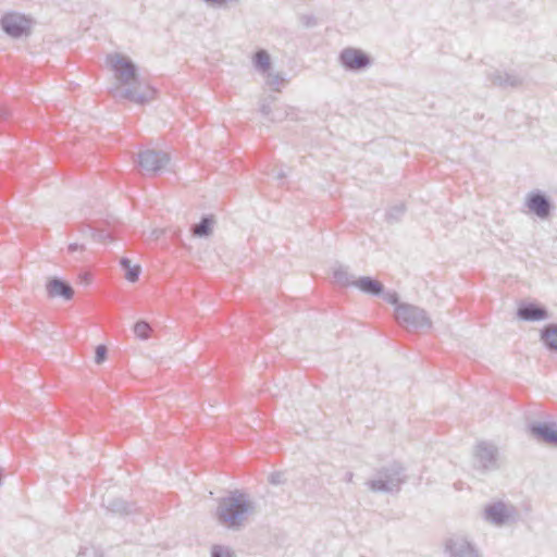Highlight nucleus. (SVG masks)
<instances>
[{"mask_svg": "<svg viewBox=\"0 0 557 557\" xmlns=\"http://www.w3.org/2000/svg\"><path fill=\"white\" fill-rule=\"evenodd\" d=\"M115 78L123 87H116L111 92L115 99L129 100L136 104H145L154 97V89L140 79L135 63L121 53L107 57Z\"/></svg>", "mask_w": 557, "mask_h": 557, "instance_id": "f257e3e1", "label": "nucleus"}, {"mask_svg": "<svg viewBox=\"0 0 557 557\" xmlns=\"http://www.w3.org/2000/svg\"><path fill=\"white\" fill-rule=\"evenodd\" d=\"M253 513H256V504L246 493L238 490L221 498L216 509L219 522L232 530L243 528L248 517Z\"/></svg>", "mask_w": 557, "mask_h": 557, "instance_id": "f03ea898", "label": "nucleus"}, {"mask_svg": "<svg viewBox=\"0 0 557 557\" xmlns=\"http://www.w3.org/2000/svg\"><path fill=\"white\" fill-rule=\"evenodd\" d=\"M404 482V468L398 462H393L381 468L377 476L367 484L372 492L393 493L398 492Z\"/></svg>", "mask_w": 557, "mask_h": 557, "instance_id": "7ed1b4c3", "label": "nucleus"}, {"mask_svg": "<svg viewBox=\"0 0 557 557\" xmlns=\"http://www.w3.org/2000/svg\"><path fill=\"white\" fill-rule=\"evenodd\" d=\"M472 466L481 474L498 470L500 468L498 448L490 442H479L473 448Z\"/></svg>", "mask_w": 557, "mask_h": 557, "instance_id": "20e7f679", "label": "nucleus"}, {"mask_svg": "<svg viewBox=\"0 0 557 557\" xmlns=\"http://www.w3.org/2000/svg\"><path fill=\"white\" fill-rule=\"evenodd\" d=\"M395 318L400 325L409 330L430 329L432 325L431 319L422 308L406 302L395 308Z\"/></svg>", "mask_w": 557, "mask_h": 557, "instance_id": "39448f33", "label": "nucleus"}, {"mask_svg": "<svg viewBox=\"0 0 557 557\" xmlns=\"http://www.w3.org/2000/svg\"><path fill=\"white\" fill-rule=\"evenodd\" d=\"M524 207L528 208L529 214L540 221H548L556 209L552 197L541 189H533L527 194Z\"/></svg>", "mask_w": 557, "mask_h": 557, "instance_id": "423d86ee", "label": "nucleus"}, {"mask_svg": "<svg viewBox=\"0 0 557 557\" xmlns=\"http://www.w3.org/2000/svg\"><path fill=\"white\" fill-rule=\"evenodd\" d=\"M339 64L349 72H362L373 63L372 58L361 49L347 47L338 55Z\"/></svg>", "mask_w": 557, "mask_h": 557, "instance_id": "0eeeda50", "label": "nucleus"}, {"mask_svg": "<svg viewBox=\"0 0 557 557\" xmlns=\"http://www.w3.org/2000/svg\"><path fill=\"white\" fill-rule=\"evenodd\" d=\"M0 24L7 35L20 38L30 32L32 20L24 14L9 12L2 16Z\"/></svg>", "mask_w": 557, "mask_h": 557, "instance_id": "6e6552de", "label": "nucleus"}, {"mask_svg": "<svg viewBox=\"0 0 557 557\" xmlns=\"http://www.w3.org/2000/svg\"><path fill=\"white\" fill-rule=\"evenodd\" d=\"M170 162V154L162 150L147 149L138 153L140 168L149 173L157 174L164 170Z\"/></svg>", "mask_w": 557, "mask_h": 557, "instance_id": "1a4fd4ad", "label": "nucleus"}, {"mask_svg": "<svg viewBox=\"0 0 557 557\" xmlns=\"http://www.w3.org/2000/svg\"><path fill=\"white\" fill-rule=\"evenodd\" d=\"M445 549L448 557H482L480 550L465 537L447 540Z\"/></svg>", "mask_w": 557, "mask_h": 557, "instance_id": "9d476101", "label": "nucleus"}, {"mask_svg": "<svg viewBox=\"0 0 557 557\" xmlns=\"http://www.w3.org/2000/svg\"><path fill=\"white\" fill-rule=\"evenodd\" d=\"M512 517V510L503 502H495L484 507L483 518L497 527L506 524Z\"/></svg>", "mask_w": 557, "mask_h": 557, "instance_id": "9b49d317", "label": "nucleus"}, {"mask_svg": "<svg viewBox=\"0 0 557 557\" xmlns=\"http://www.w3.org/2000/svg\"><path fill=\"white\" fill-rule=\"evenodd\" d=\"M46 290L50 298L60 297L65 301L71 300L74 296L73 287L58 276H51L47 280Z\"/></svg>", "mask_w": 557, "mask_h": 557, "instance_id": "f8f14e48", "label": "nucleus"}, {"mask_svg": "<svg viewBox=\"0 0 557 557\" xmlns=\"http://www.w3.org/2000/svg\"><path fill=\"white\" fill-rule=\"evenodd\" d=\"M549 318L550 313L545 305L535 299H524V322H541Z\"/></svg>", "mask_w": 557, "mask_h": 557, "instance_id": "ddd939ff", "label": "nucleus"}, {"mask_svg": "<svg viewBox=\"0 0 557 557\" xmlns=\"http://www.w3.org/2000/svg\"><path fill=\"white\" fill-rule=\"evenodd\" d=\"M487 77L492 85L504 89L513 88L520 84L519 75L503 70H495Z\"/></svg>", "mask_w": 557, "mask_h": 557, "instance_id": "4468645a", "label": "nucleus"}, {"mask_svg": "<svg viewBox=\"0 0 557 557\" xmlns=\"http://www.w3.org/2000/svg\"><path fill=\"white\" fill-rule=\"evenodd\" d=\"M531 433L537 440L557 446V430L546 423H534L530 428Z\"/></svg>", "mask_w": 557, "mask_h": 557, "instance_id": "2eb2a0df", "label": "nucleus"}, {"mask_svg": "<svg viewBox=\"0 0 557 557\" xmlns=\"http://www.w3.org/2000/svg\"><path fill=\"white\" fill-rule=\"evenodd\" d=\"M354 287L371 296H379L384 292L383 284L371 276L357 277L354 282Z\"/></svg>", "mask_w": 557, "mask_h": 557, "instance_id": "dca6fc26", "label": "nucleus"}, {"mask_svg": "<svg viewBox=\"0 0 557 557\" xmlns=\"http://www.w3.org/2000/svg\"><path fill=\"white\" fill-rule=\"evenodd\" d=\"M540 339L547 350L557 352V324L548 323L544 325L540 331Z\"/></svg>", "mask_w": 557, "mask_h": 557, "instance_id": "f3484780", "label": "nucleus"}, {"mask_svg": "<svg viewBox=\"0 0 557 557\" xmlns=\"http://www.w3.org/2000/svg\"><path fill=\"white\" fill-rule=\"evenodd\" d=\"M252 64L255 70L262 76L272 70L271 57L264 49H259L255 52L252 57Z\"/></svg>", "mask_w": 557, "mask_h": 557, "instance_id": "a211bd4d", "label": "nucleus"}, {"mask_svg": "<svg viewBox=\"0 0 557 557\" xmlns=\"http://www.w3.org/2000/svg\"><path fill=\"white\" fill-rule=\"evenodd\" d=\"M335 282L341 286H354L357 277L349 272L347 265L337 263L332 269Z\"/></svg>", "mask_w": 557, "mask_h": 557, "instance_id": "6ab92c4d", "label": "nucleus"}, {"mask_svg": "<svg viewBox=\"0 0 557 557\" xmlns=\"http://www.w3.org/2000/svg\"><path fill=\"white\" fill-rule=\"evenodd\" d=\"M102 505L113 513L127 515L131 512V505L122 498L104 496L102 498Z\"/></svg>", "mask_w": 557, "mask_h": 557, "instance_id": "aec40b11", "label": "nucleus"}, {"mask_svg": "<svg viewBox=\"0 0 557 557\" xmlns=\"http://www.w3.org/2000/svg\"><path fill=\"white\" fill-rule=\"evenodd\" d=\"M214 219L212 215H203L199 223L191 227L193 236L195 237H209L212 234Z\"/></svg>", "mask_w": 557, "mask_h": 557, "instance_id": "412c9836", "label": "nucleus"}, {"mask_svg": "<svg viewBox=\"0 0 557 557\" xmlns=\"http://www.w3.org/2000/svg\"><path fill=\"white\" fill-rule=\"evenodd\" d=\"M265 78V85L273 91L280 92L282 87L287 84V79L282 72H274L271 70L265 75H263Z\"/></svg>", "mask_w": 557, "mask_h": 557, "instance_id": "4be33fe9", "label": "nucleus"}, {"mask_svg": "<svg viewBox=\"0 0 557 557\" xmlns=\"http://www.w3.org/2000/svg\"><path fill=\"white\" fill-rule=\"evenodd\" d=\"M120 265L124 270L125 278L128 282L134 283L138 280L139 274L141 272V268L139 264L132 265L131 260L126 257H123L120 260Z\"/></svg>", "mask_w": 557, "mask_h": 557, "instance_id": "5701e85b", "label": "nucleus"}, {"mask_svg": "<svg viewBox=\"0 0 557 557\" xmlns=\"http://www.w3.org/2000/svg\"><path fill=\"white\" fill-rule=\"evenodd\" d=\"M133 332L141 341H146L150 337L152 329L146 320L137 321L133 326Z\"/></svg>", "mask_w": 557, "mask_h": 557, "instance_id": "b1692460", "label": "nucleus"}, {"mask_svg": "<svg viewBox=\"0 0 557 557\" xmlns=\"http://www.w3.org/2000/svg\"><path fill=\"white\" fill-rule=\"evenodd\" d=\"M405 213V206L403 203L391 207L386 212V220L389 223L398 222Z\"/></svg>", "mask_w": 557, "mask_h": 557, "instance_id": "393cba45", "label": "nucleus"}, {"mask_svg": "<svg viewBox=\"0 0 557 557\" xmlns=\"http://www.w3.org/2000/svg\"><path fill=\"white\" fill-rule=\"evenodd\" d=\"M86 230L90 232V237L96 242L106 243L107 240H113L112 235L103 230L95 228L90 225H86Z\"/></svg>", "mask_w": 557, "mask_h": 557, "instance_id": "a878e982", "label": "nucleus"}, {"mask_svg": "<svg viewBox=\"0 0 557 557\" xmlns=\"http://www.w3.org/2000/svg\"><path fill=\"white\" fill-rule=\"evenodd\" d=\"M211 557H236L234 550L224 545H213L211 548Z\"/></svg>", "mask_w": 557, "mask_h": 557, "instance_id": "bb28decb", "label": "nucleus"}, {"mask_svg": "<svg viewBox=\"0 0 557 557\" xmlns=\"http://www.w3.org/2000/svg\"><path fill=\"white\" fill-rule=\"evenodd\" d=\"M275 100H276L275 97L269 96V97L262 99L260 102V112L262 113V115L269 117L270 120H271V115L274 111V109L272 108V103Z\"/></svg>", "mask_w": 557, "mask_h": 557, "instance_id": "cd10ccee", "label": "nucleus"}, {"mask_svg": "<svg viewBox=\"0 0 557 557\" xmlns=\"http://www.w3.org/2000/svg\"><path fill=\"white\" fill-rule=\"evenodd\" d=\"M108 349L104 345H98L95 352V362L101 364L107 359Z\"/></svg>", "mask_w": 557, "mask_h": 557, "instance_id": "c85d7f7f", "label": "nucleus"}, {"mask_svg": "<svg viewBox=\"0 0 557 557\" xmlns=\"http://www.w3.org/2000/svg\"><path fill=\"white\" fill-rule=\"evenodd\" d=\"M269 482L273 485H281L286 482V475L285 472L277 471L273 472L269 475Z\"/></svg>", "mask_w": 557, "mask_h": 557, "instance_id": "c756f323", "label": "nucleus"}, {"mask_svg": "<svg viewBox=\"0 0 557 557\" xmlns=\"http://www.w3.org/2000/svg\"><path fill=\"white\" fill-rule=\"evenodd\" d=\"M284 120H286L285 104L275 107L271 115V121L282 122Z\"/></svg>", "mask_w": 557, "mask_h": 557, "instance_id": "7c9ffc66", "label": "nucleus"}, {"mask_svg": "<svg viewBox=\"0 0 557 557\" xmlns=\"http://www.w3.org/2000/svg\"><path fill=\"white\" fill-rule=\"evenodd\" d=\"M285 113L286 120H299L300 119V110L296 107L285 104Z\"/></svg>", "mask_w": 557, "mask_h": 557, "instance_id": "2f4dec72", "label": "nucleus"}, {"mask_svg": "<svg viewBox=\"0 0 557 557\" xmlns=\"http://www.w3.org/2000/svg\"><path fill=\"white\" fill-rule=\"evenodd\" d=\"M77 557H103L95 547H85L78 554Z\"/></svg>", "mask_w": 557, "mask_h": 557, "instance_id": "473e14b6", "label": "nucleus"}, {"mask_svg": "<svg viewBox=\"0 0 557 557\" xmlns=\"http://www.w3.org/2000/svg\"><path fill=\"white\" fill-rule=\"evenodd\" d=\"M384 299L389 302L391 305H394V306H398V305H401L399 302V298H398V295L396 293H386L384 294Z\"/></svg>", "mask_w": 557, "mask_h": 557, "instance_id": "72a5a7b5", "label": "nucleus"}, {"mask_svg": "<svg viewBox=\"0 0 557 557\" xmlns=\"http://www.w3.org/2000/svg\"><path fill=\"white\" fill-rule=\"evenodd\" d=\"M11 115L8 107L0 104V121H5Z\"/></svg>", "mask_w": 557, "mask_h": 557, "instance_id": "f704fd0d", "label": "nucleus"}, {"mask_svg": "<svg viewBox=\"0 0 557 557\" xmlns=\"http://www.w3.org/2000/svg\"><path fill=\"white\" fill-rule=\"evenodd\" d=\"M85 246L83 244L72 243L69 245V250L71 252L77 251V250H84Z\"/></svg>", "mask_w": 557, "mask_h": 557, "instance_id": "c9c22d12", "label": "nucleus"}, {"mask_svg": "<svg viewBox=\"0 0 557 557\" xmlns=\"http://www.w3.org/2000/svg\"><path fill=\"white\" fill-rule=\"evenodd\" d=\"M516 318L522 320V301L517 302Z\"/></svg>", "mask_w": 557, "mask_h": 557, "instance_id": "e433bc0d", "label": "nucleus"}, {"mask_svg": "<svg viewBox=\"0 0 557 557\" xmlns=\"http://www.w3.org/2000/svg\"><path fill=\"white\" fill-rule=\"evenodd\" d=\"M352 479H354V473L350 472V471H347L345 474H344V478L343 480L347 483H351L352 482Z\"/></svg>", "mask_w": 557, "mask_h": 557, "instance_id": "4c0bfd02", "label": "nucleus"}, {"mask_svg": "<svg viewBox=\"0 0 557 557\" xmlns=\"http://www.w3.org/2000/svg\"><path fill=\"white\" fill-rule=\"evenodd\" d=\"M286 175H287V174H286L283 170H280V171H277V172L275 173L274 177H275L276 180H282V178L286 177Z\"/></svg>", "mask_w": 557, "mask_h": 557, "instance_id": "58836bf2", "label": "nucleus"}, {"mask_svg": "<svg viewBox=\"0 0 557 557\" xmlns=\"http://www.w3.org/2000/svg\"><path fill=\"white\" fill-rule=\"evenodd\" d=\"M162 233H163V231H162V230H158V228H156V230L151 231V237H153V238H159V237L161 236V234H162Z\"/></svg>", "mask_w": 557, "mask_h": 557, "instance_id": "ea45409f", "label": "nucleus"}, {"mask_svg": "<svg viewBox=\"0 0 557 557\" xmlns=\"http://www.w3.org/2000/svg\"><path fill=\"white\" fill-rule=\"evenodd\" d=\"M81 232L83 235L90 236V232L86 230V225L82 227Z\"/></svg>", "mask_w": 557, "mask_h": 557, "instance_id": "a19ab883", "label": "nucleus"}]
</instances>
